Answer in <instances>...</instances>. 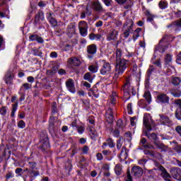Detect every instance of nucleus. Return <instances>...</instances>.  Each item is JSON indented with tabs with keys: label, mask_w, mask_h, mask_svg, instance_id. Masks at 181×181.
Here are the masks:
<instances>
[{
	"label": "nucleus",
	"mask_w": 181,
	"mask_h": 181,
	"mask_svg": "<svg viewBox=\"0 0 181 181\" xmlns=\"http://www.w3.org/2000/svg\"><path fill=\"white\" fill-rule=\"evenodd\" d=\"M129 64V61L125 59L116 60L115 71L117 74H115V76H117V74H118V76L122 74Z\"/></svg>",
	"instance_id": "f257e3e1"
},
{
	"label": "nucleus",
	"mask_w": 181,
	"mask_h": 181,
	"mask_svg": "<svg viewBox=\"0 0 181 181\" xmlns=\"http://www.w3.org/2000/svg\"><path fill=\"white\" fill-rule=\"evenodd\" d=\"M172 40H173L172 35L165 34L158 46L156 47V50L160 52V53H165V50L166 49V47H169V45L166 46L163 45L162 43H163V42H172Z\"/></svg>",
	"instance_id": "f03ea898"
},
{
	"label": "nucleus",
	"mask_w": 181,
	"mask_h": 181,
	"mask_svg": "<svg viewBox=\"0 0 181 181\" xmlns=\"http://www.w3.org/2000/svg\"><path fill=\"white\" fill-rule=\"evenodd\" d=\"M123 91L126 94H132V95H135L136 94V90L134 88V86H131V81L129 78L126 80V83L123 86Z\"/></svg>",
	"instance_id": "7ed1b4c3"
},
{
	"label": "nucleus",
	"mask_w": 181,
	"mask_h": 181,
	"mask_svg": "<svg viewBox=\"0 0 181 181\" xmlns=\"http://www.w3.org/2000/svg\"><path fill=\"white\" fill-rule=\"evenodd\" d=\"M79 33L83 37H86L88 33V24L86 21H80L78 23Z\"/></svg>",
	"instance_id": "20e7f679"
},
{
	"label": "nucleus",
	"mask_w": 181,
	"mask_h": 181,
	"mask_svg": "<svg viewBox=\"0 0 181 181\" xmlns=\"http://www.w3.org/2000/svg\"><path fill=\"white\" fill-rule=\"evenodd\" d=\"M134 26V21L132 19H128L124 24L123 28H127L124 32V37L127 39L129 36V33L132 32V27Z\"/></svg>",
	"instance_id": "39448f33"
},
{
	"label": "nucleus",
	"mask_w": 181,
	"mask_h": 181,
	"mask_svg": "<svg viewBox=\"0 0 181 181\" xmlns=\"http://www.w3.org/2000/svg\"><path fill=\"white\" fill-rule=\"evenodd\" d=\"M160 119L158 121L159 125H166L167 127H170L172 125V121L169 117L165 115H159Z\"/></svg>",
	"instance_id": "423d86ee"
},
{
	"label": "nucleus",
	"mask_w": 181,
	"mask_h": 181,
	"mask_svg": "<svg viewBox=\"0 0 181 181\" xmlns=\"http://www.w3.org/2000/svg\"><path fill=\"white\" fill-rule=\"evenodd\" d=\"M86 52L88 54H89L87 56L88 59H93V56L97 53V45L94 44L88 45L86 47Z\"/></svg>",
	"instance_id": "0eeeda50"
},
{
	"label": "nucleus",
	"mask_w": 181,
	"mask_h": 181,
	"mask_svg": "<svg viewBox=\"0 0 181 181\" xmlns=\"http://www.w3.org/2000/svg\"><path fill=\"white\" fill-rule=\"evenodd\" d=\"M171 176L175 180L181 181V168H173L170 170Z\"/></svg>",
	"instance_id": "6e6552de"
},
{
	"label": "nucleus",
	"mask_w": 181,
	"mask_h": 181,
	"mask_svg": "<svg viewBox=\"0 0 181 181\" xmlns=\"http://www.w3.org/2000/svg\"><path fill=\"white\" fill-rule=\"evenodd\" d=\"M111 71V64L110 62H104L102 68L100 69V74L105 76V74H110Z\"/></svg>",
	"instance_id": "1a4fd4ad"
},
{
	"label": "nucleus",
	"mask_w": 181,
	"mask_h": 181,
	"mask_svg": "<svg viewBox=\"0 0 181 181\" xmlns=\"http://www.w3.org/2000/svg\"><path fill=\"white\" fill-rule=\"evenodd\" d=\"M118 30H112L107 35L106 40L107 42H111V40H117L118 39Z\"/></svg>",
	"instance_id": "9d476101"
},
{
	"label": "nucleus",
	"mask_w": 181,
	"mask_h": 181,
	"mask_svg": "<svg viewBox=\"0 0 181 181\" xmlns=\"http://www.w3.org/2000/svg\"><path fill=\"white\" fill-rule=\"evenodd\" d=\"M66 87L70 93H72V94L76 93V87L74 86V81L73 79L69 78L66 81Z\"/></svg>",
	"instance_id": "9b49d317"
},
{
	"label": "nucleus",
	"mask_w": 181,
	"mask_h": 181,
	"mask_svg": "<svg viewBox=\"0 0 181 181\" xmlns=\"http://www.w3.org/2000/svg\"><path fill=\"white\" fill-rule=\"evenodd\" d=\"M132 173L135 177H141L144 174V170L139 166H134L132 168Z\"/></svg>",
	"instance_id": "f8f14e48"
},
{
	"label": "nucleus",
	"mask_w": 181,
	"mask_h": 181,
	"mask_svg": "<svg viewBox=\"0 0 181 181\" xmlns=\"http://www.w3.org/2000/svg\"><path fill=\"white\" fill-rule=\"evenodd\" d=\"M169 97L166 94L163 93L157 96V102L160 104H169Z\"/></svg>",
	"instance_id": "ddd939ff"
},
{
	"label": "nucleus",
	"mask_w": 181,
	"mask_h": 181,
	"mask_svg": "<svg viewBox=\"0 0 181 181\" xmlns=\"http://www.w3.org/2000/svg\"><path fill=\"white\" fill-rule=\"evenodd\" d=\"M106 121L108 124H112L114 122V112H112L111 107L106 111Z\"/></svg>",
	"instance_id": "4468645a"
},
{
	"label": "nucleus",
	"mask_w": 181,
	"mask_h": 181,
	"mask_svg": "<svg viewBox=\"0 0 181 181\" xmlns=\"http://www.w3.org/2000/svg\"><path fill=\"white\" fill-rule=\"evenodd\" d=\"M144 125L148 131H151L152 129V127L151 125V116L148 115V114H144Z\"/></svg>",
	"instance_id": "2eb2a0df"
},
{
	"label": "nucleus",
	"mask_w": 181,
	"mask_h": 181,
	"mask_svg": "<svg viewBox=\"0 0 181 181\" xmlns=\"http://www.w3.org/2000/svg\"><path fill=\"white\" fill-rule=\"evenodd\" d=\"M68 64L69 66H78L81 64V61L77 57H71L68 59Z\"/></svg>",
	"instance_id": "dca6fc26"
},
{
	"label": "nucleus",
	"mask_w": 181,
	"mask_h": 181,
	"mask_svg": "<svg viewBox=\"0 0 181 181\" xmlns=\"http://www.w3.org/2000/svg\"><path fill=\"white\" fill-rule=\"evenodd\" d=\"M47 19L53 28H56V26H57V21L53 17V14L52 13H47Z\"/></svg>",
	"instance_id": "f3484780"
},
{
	"label": "nucleus",
	"mask_w": 181,
	"mask_h": 181,
	"mask_svg": "<svg viewBox=\"0 0 181 181\" xmlns=\"http://www.w3.org/2000/svg\"><path fill=\"white\" fill-rule=\"evenodd\" d=\"M160 170H161V176L165 181H170V174L163 168V166L160 167Z\"/></svg>",
	"instance_id": "a211bd4d"
},
{
	"label": "nucleus",
	"mask_w": 181,
	"mask_h": 181,
	"mask_svg": "<svg viewBox=\"0 0 181 181\" xmlns=\"http://www.w3.org/2000/svg\"><path fill=\"white\" fill-rule=\"evenodd\" d=\"M92 8L94 11L98 12V13L104 11V8H103V6L101 5V3H100V1H94L92 4Z\"/></svg>",
	"instance_id": "6ab92c4d"
},
{
	"label": "nucleus",
	"mask_w": 181,
	"mask_h": 181,
	"mask_svg": "<svg viewBox=\"0 0 181 181\" xmlns=\"http://www.w3.org/2000/svg\"><path fill=\"white\" fill-rule=\"evenodd\" d=\"M29 39L32 42L36 41V42H37V43H43V42H44L43 38H42V37H39V35H37L36 34L30 35Z\"/></svg>",
	"instance_id": "aec40b11"
},
{
	"label": "nucleus",
	"mask_w": 181,
	"mask_h": 181,
	"mask_svg": "<svg viewBox=\"0 0 181 181\" xmlns=\"http://www.w3.org/2000/svg\"><path fill=\"white\" fill-rule=\"evenodd\" d=\"M167 28H168V29L170 28H173V29H181V18L167 25Z\"/></svg>",
	"instance_id": "412c9836"
},
{
	"label": "nucleus",
	"mask_w": 181,
	"mask_h": 181,
	"mask_svg": "<svg viewBox=\"0 0 181 181\" xmlns=\"http://www.w3.org/2000/svg\"><path fill=\"white\" fill-rule=\"evenodd\" d=\"M66 33L68 36H71L76 33V25L74 24H69L66 29Z\"/></svg>",
	"instance_id": "4be33fe9"
},
{
	"label": "nucleus",
	"mask_w": 181,
	"mask_h": 181,
	"mask_svg": "<svg viewBox=\"0 0 181 181\" xmlns=\"http://www.w3.org/2000/svg\"><path fill=\"white\" fill-rule=\"evenodd\" d=\"M41 144H42V148L44 149H47V148H49V138L47 137V136L45 135L44 138H41Z\"/></svg>",
	"instance_id": "5701e85b"
},
{
	"label": "nucleus",
	"mask_w": 181,
	"mask_h": 181,
	"mask_svg": "<svg viewBox=\"0 0 181 181\" xmlns=\"http://www.w3.org/2000/svg\"><path fill=\"white\" fill-rule=\"evenodd\" d=\"M43 15L42 11H39L38 13L35 15V23H39L40 21H45V16Z\"/></svg>",
	"instance_id": "b1692460"
},
{
	"label": "nucleus",
	"mask_w": 181,
	"mask_h": 181,
	"mask_svg": "<svg viewBox=\"0 0 181 181\" xmlns=\"http://www.w3.org/2000/svg\"><path fill=\"white\" fill-rule=\"evenodd\" d=\"M13 74L11 71H8L5 76V81L6 84H11L13 78Z\"/></svg>",
	"instance_id": "393cba45"
},
{
	"label": "nucleus",
	"mask_w": 181,
	"mask_h": 181,
	"mask_svg": "<svg viewBox=\"0 0 181 181\" xmlns=\"http://www.w3.org/2000/svg\"><path fill=\"white\" fill-rule=\"evenodd\" d=\"M119 158L121 160H125L128 158V153H127V148L122 147L120 152Z\"/></svg>",
	"instance_id": "a878e982"
},
{
	"label": "nucleus",
	"mask_w": 181,
	"mask_h": 181,
	"mask_svg": "<svg viewBox=\"0 0 181 181\" xmlns=\"http://www.w3.org/2000/svg\"><path fill=\"white\" fill-rule=\"evenodd\" d=\"M117 93L113 92L110 95L109 99V102L112 104V105H115L117 104Z\"/></svg>",
	"instance_id": "bb28decb"
},
{
	"label": "nucleus",
	"mask_w": 181,
	"mask_h": 181,
	"mask_svg": "<svg viewBox=\"0 0 181 181\" xmlns=\"http://www.w3.org/2000/svg\"><path fill=\"white\" fill-rule=\"evenodd\" d=\"M170 93L173 97H175V98H179V97H181V91L176 89H170Z\"/></svg>",
	"instance_id": "cd10ccee"
},
{
	"label": "nucleus",
	"mask_w": 181,
	"mask_h": 181,
	"mask_svg": "<svg viewBox=\"0 0 181 181\" xmlns=\"http://www.w3.org/2000/svg\"><path fill=\"white\" fill-rule=\"evenodd\" d=\"M107 145H108L110 148H114L115 146V143L111 138H109L107 139L106 142L103 143V146H107Z\"/></svg>",
	"instance_id": "c85d7f7f"
},
{
	"label": "nucleus",
	"mask_w": 181,
	"mask_h": 181,
	"mask_svg": "<svg viewBox=\"0 0 181 181\" xmlns=\"http://www.w3.org/2000/svg\"><path fill=\"white\" fill-rule=\"evenodd\" d=\"M144 98H145V100H146L147 103H148V104H151V101H152V96L151 95V92L149 91H146L143 95Z\"/></svg>",
	"instance_id": "c756f323"
},
{
	"label": "nucleus",
	"mask_w": 181,
	"mask_h": 181,
	"mask_svg": "<svg viewBox=\"0 0 181 181\" xmlns=\"http://www.w3.org/2000/svg\"><path fill=\"white\" fill-rule=\"evenodd\" d=\"M59 70V66H54L52 69H48L47 71V76H53V74H56V72Z\"/></svg>",
	"instance_id": "7c9ffc66"
},
{
	"label": "nucleus",
	"mask_w": 181,
	"mask_h": 181,
	"mask_svg": "<svg viewBox=\"0 0 181 181\" xmlns=\"http://www.w3.org/2000/svg\"><path fill=\"white\" fill-rule=\"evenodd\" d=\"M89 39L90 40H100V39H101V34L95 35L91 33L90 34H89Z\"/></svg>",
	"instance_id": "2f4dec72"
},
{
	"label": "nucleus",
	"mask_w": 181,
	"mask_h": 181,
	"mask_svg": "<svg viewBox=\"0 0 181 181\" xmlns=\"http://www.w3.org/2000/svg\"><path fill=\"white\" fill-rule=\"evenodd\" d=\"M142 30L141 28H136L134 33H133V40L134 42L136 41V39H138V37H139V33Z\"/></svg>",
	"instance_id": "473e14b6"
},
{
	"label": "nucleus",
	"mask_w": 181,
	"mask_h": 181,
	"mask_svg": "<svg viewBox=\"0 0 181 181\" xmlns=\"http://www.w3.org/2000/svg\"><path fill=\"white\" fill-rule=\"evenodd\" d=\"M158 6L160 9H166V8L168 6V1H166V0H161L158 3Z\"/></svg>",
	"instance_id": "72a5a7b5"
},
{
	"label": "nucleus",
	"mask_w": 181,
	"mask_h": 181,
	"mask_svg": "<svg viewBox=\"0 0 181 181\" xmlns=\"http://www.w3.org/2000/svg\"><path fill=\"white\" fill-rule=\"evenodd\" d=\"M115 172L117 176H119L122 173V167L121 165L117 164L115 168Z\"/></svg>",
	"instance_id": "f704fd0d"
},
{
	"label": "nucleus",
	"mask_w": 181,
	"mask_h": 181,
	"mask_svg": "<svg viewBox=\"0 0 181 181\" xmlns=\"http://www.w3.org/2000/svg\"><path fill=\"white\" fill-rule=\"evenodd\" d=\"M31 87H32V85H30L28 83H25L22 85L20 90H21V91H26V90H29L30 88H31Z\"/></svg>",
	"instance_id": "c9c22d12"
},
{
	"label": "nucleus",
	"mask_w": 181,
	"mask_h": 181,
	"mask_svg": "<svg viewBox=\"0 0 181 181\" xmlns=\"http://www.w3.org/2000/svg\"><path fill=\"white\" fill-rule=\"evenodd\" d=\"M122 57V50H121V49H117L116 50V61L122 60V59H121Z\"/></svg>",
	"instance_id": "e433bc0d"
},
{
	"label": "nucleus",
	"mask_w": 181,
	"mask_h": 181,
	"mask_svg": "<svg viewBox=\"0 0 181 181\" xmlns=\"http://www.w3.org/2000/svg\"><path fill=\"white\" fill-rule=\"evenodd\" d=\"M83 78L86 80V81H88V83H93V79L91 78V74L90 72H88L84 74Z\"/></svg>",
	"instance_id": "4c0bfd02"
},
{
	"label": "nucleus",
	"mask_w": 181,
	"mask_h": 181,
	"mask_svg": "<svg viewBox=\"0 0 181 181\" xmlns=\"http://www.w3.org/2000/svg\"><path fill=\"white\" fill-rule=\"evenodd\" d=\"M89 71H91V73H97L98 71V66L97 65H90L88 67Z\"/></svg>",
	"instance_id": "58836bf2"
},
{
	"label": "nucleus",
	"mask_w": 181,
	"mask_h": 181,
	"mask_svg": "<svg viewBox=\"0 0 181 181\" xmlns=\"http://www.w3.org/2000/svg\"><path fill=\"white\" fill-rule=\"evenodd\" d=\"M89 135L91 139H95V138H97V132L95 130H93V129H90Z\"/></svg>",
	"instance_id": "ea45409f"
},
{
	"label": "nucleus",
	"mask_w": 181,
	"mask_h": 181,
	"mask_svg": "<svg viewBox=\"0 0 181 181\" xmlns=\"http://www.w3.org/2000/svg\"><path fill=\"white\" fill-rule=\"evenodd\" d=\"M29 175L30 177H36V176H39V175H40V173H39V171H35L33 170H31L29 172Z\"/></svg>",
	"instance_id": "a19ab883"
},
{
	"label": "nucleus",
	"mask_w": 181,
	"mask_h": 181,
	"mask_svg": "<svg viewBox=\"0 0 181 181\" xmlns=\"http://www.w3.org/2000/svg\"><path fill=\"white\" fill-rule=\"evenodd\" d=\"M146 136L148 137V139H151L153 141H156L158 138V136H156V134L155 133L146 134Z\"/></svg>",
	"instance_id": "79ce46f5"
},
{
	"label": "nucleus",
	"mask_w": 181,
	"mask_h": 181,
	"mask_svg": "<svg viewBox=\"0 0 181 181\" xmlns=\"http://www.w3.org/2000/svg\"><path fill=\"white\" fill-rule=\"evenodd\" d=\"M172 83L173 86H179V84H180V78H179V77H174Z\"/></svg>",
	"instance_id": "37998d69"
},
{
	"label": "nucleus",
	"mask_w": 181,
	"mask_h": 181,
	"mask_svg": "<svg viewBox=\"0 0 181 181\" xmlns=\"http://www.w3.org/2000/svg\"><path fill=\"white\" fill-rule=\"evenodd\" d=\"M174 104L177 107V110H181V99L174 100Z\"/></svg>",
	"instance_id": "c03bdc74"
},
{
	"label": "nucleus",
	"mask_w": 181,
	"mask_h": 181,
	"mask_svg": "<svg viewBox=\"0 0 181 181\" xmlns=\"http://www.w3.org/2000/svg\"><path fill=\"white\" fill-rule=\"evenodd\" d=\"M52 114H56L57 112V103L54 102L52 105Z\"/></svg>",
	"instance_id": "a18cd8bd"
},
{
	"label": "nucleus",
	"mask_w": 181,
	"mask_h": 181,
	"mask_svg": "<svg viewBox=\"0 0 181 181\" xmlns=\"http://www.w3.org/2000/svg\"><path fill=\"white\" fill-rule=\"evenodd\" d=\"M165 62L168 64H169V63H171L172 62V55L167 54L165 57Z\"/></svg>",
	"instance_id": "49530a36"
},
{
	"label": "nucleus",
	"mask_w": 181,
	"mask_h": 181,
	"mask_svg": "<svg viewBox=\"0 0 181 181\" xmlns=\"http://www.w3.org/2000/svg\"><path fill=\"white\" fill-rule=\"evenodd\" d=\"M126 181H132V175H131V171L129 170H127V176L125 177Z\"/></svg>",
	"instance_id": "de8ad7c7"
},
{
	"label": "nucleus",
	"mask_w": 181,
	"mask_h": 181,
	"mask_svg": "<svg viewBox=\"0 0 181 181\" xmlns=\"http://www.w3.org/2000/svg\"><path fill=\"white\" fill-rule=\"evenodd\" d=\"M154 145L158 148V149H163L165 148V145L159 141H155Z\"/></svg>",
	"instance_id": "09e8293b"
},
{
	"label": "nucleus",
	"mask_w": 181,
	"mask_h": 181,
	"mask_svg": "<svg viewBox=\"0 0 181 181\" xmlns=\"http://www.w3.org/2000/svg\"><path fill=\"white\" fill-rule=\"evenodd\" d=\"M18 128H21V129H23L25 127H26V123L23 120H20L18 123Z\"/></svg>",
	"instance_id": "8fccbe9b"
},
{
	"label": "nucleus",
	"mask_w": 181,
	"mask_h": 181,
	"mask_svg": "<svg viewBox=\"0 0 181 181\" xmlns=\"http://www.w3.org/2000/svg\"><path fill=\"white\" fill-rule=\"evenodd\" d=\"M175 117L177 119L181 120V110L177 109L175 111Z\"/></svg>",
	"instance_id": "3c124183"
},
{
	"label": "nucleus",
	"mask_w": 181,
	"mask_h": 181,
	"mask_svg": "<svg viewBox=\"0 0 181 181\" xmlns=\"http://www.w3.org/2000/svg\"><path fill=\"white\" fill-rule=\"evenodd\" d=\"M146 15L147 16V21H148V22H152V21H153V16L151 14L149 11H147Z\"/></svg>",
	"instance_id": "603ef678"
},
{
	"label": "nucleus",
	"mask_w": 181,
	"mask_h": 181,
	"mask_svg": "<svg viewBox=\"0 0 181 181\" xmlns=\"http://www.w3.org/2000/svg\"><path fill=\"white\" fill-rule=\"evenodd\" d=\"M116 146L117 149H121V148H122V139H119L117 140Z\"/></svg>",
	"instance_id": "864d4df0"
},
{
	"label": "nucleus",
	"mask_w": 181,
	"mask_h": 181,
	"mask_svg": "<svg viewBox=\"0 0 181 181\" xmlns=\"http://www.w3.org/2000/svg\"><path fill=\"white\" fill-rule=\"evenodd\" d=\"M127 111L129 115L134 114V112L132 111V103H129L127 105Z\"/></svg>",
	"instance_id": "5fc2aeb1"
},
{
	"label": "nucleus",
	"mask_w": 181,
	"mask_h": 181,
	"mask_svg": "<svg viewBox=\"0 0 181 181\" xmlns=\"http://www.w3.org/2000/svg\"><path fill=\"white\" fill-rule=\"evenodd\" d=\"M140 144L143 145L144 148H149V145L146 144V139L145 138L141 139Z\"/></svg>",
	"instance_id": "6e6d98bb"
},
{
	"label": "nucleus",
	"mask_w": 181,
	"mask_h": 181,
	"mask_svg": "<svg viewBox=\"0 0 181 181\" xmlns=\"http://www.w3.org/2000/svg\"><path fill=\"white\" fill-rule=\"evenodd\" d=\"M88 151H90V148H88V146H84L82 148V152H83V155H87V153H88Z\"/></svg>",
	"instance_id": "4d7b16f0"
},
{
	"label": "nucleus",
	"mask_w": 181,
	"mask_h": 181,
	"mask_svg": "<svg viewBox=\"0 0 181 181\" xmlns=\"http://www.w3.org/2000/svg\"><path fill=\"white\" fill-rule=\"evenodd\" d=\"M131 6H132V2H131V1H126V5H124V9H131Z\"/></svg>",
	"instance_id": "13d9d810"
},
{
	"label": "nucleus",
	"mask_w": 181,
	"mask_h": 181,
	"mask_svg": "<svg viewBox=\"0 0 181 181\" xmlns=\"http://www.w3.org/2000/svg\"><path fill=\"white\" fill-rule=\"evenodd\" d=\"M54 126V117L53 116H51L49 117V127L50 128H53Z\"/></svg>",
	"instance_id": "bf43d9fd"
},
{
	"label": "nucleus",
	"mask_w": 181,
	"mask_h": 181,
	"mask_svg": "<svg viewBox=\"0 0 181 181\" xmlns=\"http://www.w3.org/2000/svg\"><path fill=\"white\" fill-rule=\"evenodd\" d=\"M1 115H6V107H2L0 110Z\"/></svg>",
	"instance_id": "052dcab7"
},
{
	"label": "nucleus",
	"mask_w": 181,
	"mask_h": 181,
	"mask_svg": "<svg viewBox=\"0 0 181 181\" xmlns=\"http://www.w3.org/2000/svg\"><path fill=\"white\" fill-rule=\"evenodd\" d=\"M97 160H103L104 159V157L103 156V154L101 153H98L96 154Z\"/></svg>",
	"instance_id": "680f3d73"
},
{
	"label": "nucleus",
	"mask_w": 181,
	"mask_h": 181,
	"mask_svg": "<svg viewBox=\"0 0 181 181\" xmlns=\"http://www.w3.org/2000/svg\"><path fill=\"white\" fill-rule=\"evenodd\" d=\"M76 129H78V134H83V132H84V127L83 126H80V127H76Z\"/></svg>",
	"instance_id": "e2e57ef3"
},
{
	"label": "nucleus",
	"mask_w": 181,
	"mask_h": 181,
	"mask_svg": "<svg viewBox=\"0 0 181 181\" xmlns=\"http://www.w3.org/2000/svg\"><path fill=\"white\" fill-rule=\"evenodd\" d=\"M146 164V159H140L139 160V165H141L142 166H145V165Z\"/></svg>",
	"instance_id": "0e129e2a"
},
{
	"label": "nucleus",
	"mask_w": 181,
	"mask_h": 181,
	"mask_svg": "<svg viewBox=\"0 0 181 181\" xmlns=\"http://www.w3.org/2000/svg\"><path fill=\"white\" fill-rule=\"evenodd\" d=\"M102 168L104 169V170H110V164L104 163Z\"/></svg>",
	"instance_id": "69168bd1"
},
{
	"label": "nucleus",
	"mask_w": 181,
	"mask_h": 181,
	"mask_svg": "<svg viewBox=\"0 0 181 181\" xmlns=\"http://www.w3.org/2000/svg\"><path fill=\"white\" fill-rule=\"evenodd\" d=\"M175 131L177 132V134L181 136V126H177L175 127Z\"/></svg>",
	"instance_id": "338daca9"
},
{
	"label": "nucleus",
	"mask_w": 181,
	"mask_h": 181,
	"mask_svg": "<svg viewBox=\"0 0 181 181\" xmlns=\"http://www.w3.org/2000/svg\"><path fill=\"white\" fill-rule=\"evenodd\" d=\"M176 62L177 64H181V52L179 53Z\"/></svg>",
	"instance_id": "774afa93"
}]
</instances>
